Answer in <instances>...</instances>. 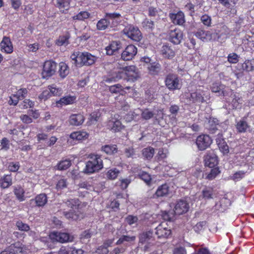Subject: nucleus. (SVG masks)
Segmentation results:
<instances>
[{"label": "nucleus", "instance_id": "f257e3e1", "mask_svg": "<svg viewBox=\"0 0 254 254\" xmlns=\"http://www.w3.org/2000/svg\"><path fill=\"white\" fill-rule=\"evenodd\" d=\"M115 76L112 78H107L105 81L110 82L124 79L127 81L134 82L140 77L138 68L134 65L127 66L120 69L116 73Z\"/></svg>", "mask_w": 254, "mask_h": 254}, {"label": "nucleus", "instance_id": "f03ea898", "mask_svg": "<svg viewBox=\"0 0 254 254\" xmlns=\"http://www.w3.org/2000/svg\"><path fill=\"white\" fill-rule=\"evenodd\" d=\"M88 159L84 169L85 173L92 174L99 171L103 168V161L100 155L91 154L89 155Z\"/></svg>", "mask_w": 254, "mask_h": 254}, {"label": "nucleus", "instance_id": "7ed1b4c3", "mask_svg": "<svg viewBox=\"0 0 254 254\" xmlns=\"http://www.w3.org/2000/svg\"><path fill=\"white\" fill-rule=\"evenodd\" d=\"M65 204L70 208L69 211H64V213L65 217L68 219L76 220L78 218V215L76 210L78 209V200L71 199L66 202Z\"/></svg>", "mask_w": 254, "mask_h": 254}, {"label": "nucleus", "instance_id": "20e7f679", "mask_svg": "<svg viewBox=\"0 0 254 254\" xmlns=\"http://www.w3.org/2000/svg\"><path fill=\"white\" fill-rule=\"evenodd\" d=\"M165 85L170 90L180 89L182 87L181 80L176 74L169 73L166 77Z\"/></svg>", "mask_w": 254, "mask_h": 254}, {"label": "nucleus", "instance_id": "39448f33", "mask_svg": "<svg viewBox=\"0 0 254 254\" xmlns=\"http://www.w3.org/2000/svg\"><path fill=\"white\" fill-rule=\"evenodd\" d=\"M195 35L204 42L217 40L221 36L216 32H212L210 31H205L202 29H198L195 33Z\"/></svg>", "mask_w": 254, "mask_h": 254}, {"label": "nucleus", "instance_id": "423d86ee", "mask_svg": "<svg viewBox=\"0 0 254 254\" xmlns=\"http://www.w3.org/2000/svg\"><path fill=\"white\" fill-rule=\"evenodd\" d=\"M123 32L128 38L135 41H139L142 38V35L139 29L137 27L132 25L126 26L123 30Z\"/></svg>", "mask_w": 254, "mask_h": 254}, {"label": "nucleus", "instance_id": "0eeeda50", "mask_svg": "<svg viewBox=\"0 0 254 254\" xmlns=\"http://www.w3.org/2000/svg\"><path fill=\"white\" fill-rule=\"evenodd\" d=\"M57 64L54 61L49 60L46 61L43 64L42 72V77L47 78L54 75L56 71Z\"/></svg>", "mask_w": 254, "mask_h": 254}, {"label": "nucleus", "instance_id": "6e6552de", "mask_svg": "<svg viewBox=\"0 0 254 254\" xmlns=\"http://www.w3.org/2000/svg\"><path fill=\"white\" fill-rule=\"evenodd\" d=\"M97 57L96 56L88 52L81 53L78 57V66L92 65L95 63Z\"/></svg>", "mask_w": 254, "mask_h": 254}, {"label": "nucleus", "instance_id": "1a4fd4ad", "mask_svg": "<svg viewBox=\"0 0 254 254\" xmlns=\"http://www.w3.org/2000/svg\"><path fill=\"white\" fill-rule=\"evenodd\" d=\"M212 139L207 134H200L196 139V145L199 150H204L207 148L212 143Z\"/></svg>", "mask_w": 254, "mask_h": 254}, {"label": "nucleus", "instance_id": "9d476101", "mask_svg": "<svg viewBox=\"0 0 254 254\" xmlns=\"http://www.w3.org/2000/svg\"><path fill=\"white\" fill-rule=\"evenodd\" d=\"M167 37L169 41L175 45L179 44L183 38V33L179 28L170 30L167 33Z\"/></svg>", "mask_w": 254, "mask_h": 254}, {"label": "nucleus", "instance_id": "9b49d317", "mask_svg": "<svg viewBox=\"0 0 254 254\" xmlns=\"http://www.w3.org/2000/svg\"><path fill=\"white\" fill-rule=\"evenodd\" d=\"M49 237L53 240L62 243L72 242L73 239V237L68 233L55 231L50 234Z\"/></svg>", "mask_w": 254, "mask_h": 254}, {"label": "nucleus", "instance_id": "f8f14e48", "mask_svg": "<svg viewBox=\"0 0 254 254\" xmlns=\"http://www.w3.org/2000/svg\"><path fill=\"white\" fill-rule=\"evenodd\" d=\"M137 53V49L133 45L127 46L121 54V59L124 61L132 60Z\"/></svg>", "mask_w": 254, "mask_h": 254}, {"label": "nucleus", "instance_id": "ddd939ff", "mask_svg": "<svg viewBox=\"0 0 254 254\" xmlns=\"http://www.w3.org/2000/svg\"><path fill=\"white\" fill-rule=\"evenodd\" d=\"M204 164L205 166L209 168H214L218 163V157L213 151H208L204 157Z\"/></svg>", "mask_w": 254, "mask_h": 254}, {"label": "nucleus", "instance_id": "4468645a", "mask_svg": "<svg viewBox=\"0 0 254 254\" xmlns=\"http://www.w3.org/2000/svg\"><path fill=\"white\" fill-rule=\"evenodd\" d=\"M105 16L109 27H115L121 21V16L118 13H106Z\"/></svg>", "mask_w": 254, "mask_h": 254}, {"label": "nucleus", "instance_id": "2eb2a0df", "mask_svg": "<svg viewBox=\"0 0 254 254\" xmlns=\"http://www.w3.org/2000/svg\"><path fill=\"white\" fill-rule=\"evenodd\" d=\"M117 116H118L117 118L116 115L114 117H112L107 123L108 128L114 132L120 131L124 127L121 121L118 119L119 116L118 115Z\"/></svg>", "mask_w": 254, "mask_h": 254}, {"label": "nucleus", "instance_id": "dca6fc26", "mask_svg": "<svg viewBox=\"0 0 254 254\" xmlns=\"http://www.w3.org/2000/svg\"><path fill=\"white\" fill-rule=\"evenodd\" d=\"M0 254H25L23 249L19 243L12 244L3 251Z\"/></svg>", "mask_w": 254, "mask_h": 254}, {"label": "nucleus", "instance_id": "f3484780", "mask_svg": "<svg viewBox=\"0 0 254 254\" xmlns=\"http://www.w3.org/2000/svg\"><path fill=\"white\" fill-rule=\"evenodd\" d=\"M166 225V223L162 222L156 228L155 234L158 238H167L170 235L171 230Z\"/></svg>", "mask_w": 254, "mask_h": 254}, {"label": "nucleus", "instance_id": "a211bd4d", "mask_svg": "<svg viewBox=\"0 0 254 254\" xmlns=\"http://www.w3.org/2000/svg\"><path fill=\"white\" fill-rule=\"evenodd\" d=\"M0 51L6 54H11L13 51V47L10 38L4 36L0 43Z\"/></svg>", "mask_w": 254, "mask_h": 254}, {"label": "nucleus", "instance_id": "6ab92c4d", "mask_svg": "<svg viewBox=\"0 0 254 254\" xmlns=\"http://www.w3.org/2000/svg\"><path fill=\"white\" fill-rule=\"evenodd\" d=\"M189 209V204L187 201L181 199L176 203L174 208V212L176 214L181 215L186 213Z\"/></svg>", "mask_w": 254, "mask_h": 254}, {"label": "nucleus", "instance_id": "aec40b11", "mask_svg": "<svg viewBox=\"0 0 254 254\" xmlns=\"http://www.w3.org/2000/svg\"><path fill=\"white\" fill-rule=\"evenodd\" d=\"M89 133L84 130H80L71 132L69 137L74 141H82L86 140L89 137Z\"/></svg>", "mask_w": 254, "mask_h": 254}, {"label": "nucleus", "instance_id": "412c9836", "mask_svg": "<svg viewBox=\"0 0 254 254\" xmlns=\"http://www.w3.org/2000/svg\"><path fill=\"white\" fill-rule=\"evenodd\" d=\"M76 97L74 96L67 95L61 98L55 103V106L61 108L64 106L70 105L74 103Z\"/></svg>", "mask_w": 254, "mask_h": 254}, {"label": "nucleus", "instance_id": "4be33fe9", "mask_svg": "<svg viewBox=\"0 0 254 254\" xmlns=\"http://www.w3.org/2000/svg\"><path fill=\"white\" fill-rule=\"evenodd\" d=\"M169 17L174 24L182 26L185 22V15L182 11L170 13Z\"/></svg>", "mask_w": 254, "mask_h": 254}, {"label": "nucleus", "instance_id": "5701e85b", "mask_svg": "<svg viewBox=\"0 0 254 254\" xmlns=\"http://www.w3.org/2000/svg\"><path fill=\"white\" fill-rule=\"evenodd\" d=\"M84 120L85 118L82 114H75L69 116L68 122L71 126H79L83 124Z\"/></svg>", "mask_w": 254, "mask_h": 254}, {"label": "nucleus", "instance_id": "b1692460", "mask_svg": "<svg viewBox=\"0 0 254 254\" xmlns=\"http://www.w3.org/2000/svg\"><path fill=\"white\" fill-rule=\"evenodd\" d=\"M153 235V232L150 231L142 233L139 236V243L142 244H153L154 241Z\"/></svg>", "mask_w": 254, "mask_h": 254}, {"label": "nucleus", "instance_id": "393cba45", "mask_svg": "<svg viewBox=\"0 0 254 254\" xmlns=\"http://www.w3.org/2000/svg\"><path fill=\"white\" fill-rule=\"evenodd\" d=\"M203 95L202 90L197 89L190 94V100L193 103H202L204 101Z\"/></svg>", "mask_w": 254, "mask_h": 254}, {"label": "nucleus", "instance_id": "a878e982", "mask_svg": "<svg viewBox=\"0 0 254 254\" xmlns=\"http://www.w3.org/2000/svg\"><path fill=\"white\" fill-rule=\"evenodd\" d=\"M70 0H56V6L63 13H66L69 9Z\"/></svg>", "mask_w": 254, "mask_h": 254}, {"label": "nucleus", "instance_id": "bb28decb", "mask_svg": "<svg viewBox=\"0 0 254 254\" xmlns=\"http://www.w3.org/2000/svg\"><path fill=\"white\" fill-rule=\"evenodd\" d=\"M121 48V43L120 41H113L108 46L105 50L106 54L108 55H112L114 53Z\"/></svg>", "mask_w": 254, "mask_h": 254}, {"label": "nucleus", "instance_id": "cd10ccee", "mask_svg": "<svg viewBox=\"0 0 254 254\" xmlns=\"http://www.w3.org/2000/svg\"><path fill=\"white\" fill-rule=\"evenodd\" d=\"M161 52L162 56L167 59H172L175 55L174 50L167 45L162 46Z\"/></svg>", "mask_w": 254, "mask_h": 254}, {"label": "nucleus", "instance_id": "c85d7f7f", "mask_svg": "<svg viewBox=\"0 0 254 254\" xmlns=\"http://www.w3.org/2000/svg\"><path fill=\"white\" fill-rule=\"evenodd\" d=\"M70 38V34L66 32L64 34L59 37L56 41V44L58 46H66L69 44V39Z\"/></svg>", "mask_w": 254, "mask_h": 254}, {"label": "nucleus", "instance_id": "c756f323", "mask_svg": "<svg viewBox=\"0 0 254 254\" xmlns=\"http://www.w3.org/2000/svg\"><path fill=\"white\" fill-rule=\"evenodd\" d=\"M169 192V186L167 184H164L159 186L157 189L154 196L163 197L166 196Z\"/></svg>", "mask_w": 254, "mask_h": 254}, {"label": "nucleus", "instance_id": "7c9ffc66", "mask_svg": "<svg viewBox=\"0 0 254 254\" xmlns=\"http://www.w3.org/2000/svg\"><path fill=\"white\" fill-rule=\"evenodd\" d=\"M147 68L150 74L157 75L160 72L161 66L159 63H153L148 65Z\"/></svg>", "mask_w": 254, "mask_h": 254}, {"label": "nucleus", "instance_id": "2f4dec72", "mask_svg": "<svg viewBox=\"0 0 254 254\" xmlns=\"http://www.w3.org/2000/svg\"><path fill=\"white\" fill-rule=\"evenodd\" d=\"M59 75L61 78H64L69 72L68 65L64 62H61L59 64Z\"/></svg>", "mask_w": 254, "mask_h": 254}, {"label": "nucleus", "instance_id": "473e14b6", "mask_svg": "<svg viewBox=\"0 0 254 254\" xmlns=\"http://www.w3.org/2000/svg\"><path fill=\"white\" fill-rule=\"evenodd\" d=\"M136 237L134 236L123 235L121 236L116 242L117 245L124 244L127 243V244H131L134 242Z\"/></svg>", "mask_w": 254, "mask_h": 254}, {"label": "nucleus", "instance_id": "72a5a7b5", "mask_svg": "<svg viewBox=\"0 0 254 254\" xmlns=\"http://www.w3.org/2000/svg\"><path fill=\"white\" fill-rule=\"evenodd\" d=\"M30 201H34L38 206H43L47 202V197L45 194L41 193L38 195L34 200L31 199Z\"/></svg>", "mask_w": 254, "mask_h": 254}, {"label": "nucleus", "instance_id": "f704fd0d", "mask_svg": "<svg viewBox=\"0 0 254 254\" xmlns=\"http://www.w3.org/2000/svg\"><path fill=\"white\" fill-rule=\"evenodd\" d=\"M242 68L248 72L254 71V59L246 60L242 64Z\"/></svg>", "mask_w": 254, "mask_h": 254}, {"label": "nucleus", "instance_id": "c9c22d12", "mask_svg": "<svg viewBox=\"0 0 254 254\" xmlns=\"http://www.w3.org/2000/svg\"><path fill=\"white\" fill-rule=\"evenodd\" d=\"M1 188L6 189L12 185V178L10 175H5L0 180Z\"/></svg>", "mask_w": 254, "mask_h": 254}, {"label": "nucleus", "instance_id": "e433bc0d", "mask_svg": "<svg viewBox=\"0 0 254 254\" xmlns=\"http://www.w3.org/2000/svg\"><path fill=\"white\" fill-rule=\"evenodd\" d=\"M101 150L107 154H113L117 152L118 148L116 145H105L103 146Z\"/></svg>", "mask_w": 254, "mask_h": 254}, {"label": "nucleus", "instance_id": "4c0bfd02", "mask_svg": "<svg viewBox=\"0 0 254 254\" xmlns=\"http://www.w3.org/2000/svg\"><path fill=\"white\" fill-rule=\"evenodd\" d=\"M51 96H60L63 94V90L55 84L48 86Z\"/></svg>", "mask_w": 254, "mask_h": 254}, {"label": "nucleus", "instance_id": "58836bf2", "mask_svg": "<svg viewBox=\"0 0 254 254\" xmlns=\"http://www.w3.org/2000/svg\"><path fill=\"white\" fill-rule=\"evenodd\" d=\"M249 128V126L244 119L239 121L236 125V128L239 132H245Z\"/></svg>", "mask_w": 254, "mask_h": 254}, {"label": "nucleus", "instance_id": "ea45409f", "mask_svg": "<svg viewBox=\"0 0 254 254\" xmlns=\"http://www.w3.org/2000/svg\"><path fill=\"white\" fill-rule=\"evenodd\" d=\"M71 161L69 159H65L61 161L57 166L59 170H64L68 168L71 165Z\"/></svg>", "mask_w": 254, "mask_h": 254}, {"label": "nucleus", "instance_id": "a19ab883", "mask_svg": "<svg viewBox=\"0 0 254 254\" xmlns=\"http://www.w3.org/2000/svg\"><path fill=\"white\" fill-rule=\"evenodd\" d=\"M142 154L145 158L150 159L154 154V149L151 147L145 148L142 150Z\"/></svg>", "mask_w": 254, "mask_h": 254}, {"label": "nucleus", "instance_id": "79ce46f5", "mask_svg": "<svg viewBox=\"0 0 254 254\" xmlns=\"http://www.w3.org/2000/svg\"><path fill=\"white\" fill-rule=\"evenodd\" d=\"M90 14L85 11H80L77 14L72 17L74 20H84L89 17Z\"/></svg>", "mask_w": 254, "mask_h": 254}, {"label": "nucleus", "instance_id": "37998d69", "mask_svg": "<svg viewBox=\"0 0 254 254\" xmlns=\"http://www.w3.org/2000/svg\"><path fill=\"white\" fill-rule=\"evenodd\" d=\"M14 194L16 198L20 201H23L25 200L24 190L20 187L15 188L14 190Z\"/></svg>", "mask_w": 254, "mask_h": 254}, {"label": "nucleus", "instance_id": "c03bdc74", "mask_svg": "<svg viewBox=\"0 0 254 254\" xmlns=\"http://www.w3.org/2000/svg\"><path fill=\"white\" fill-rule=\"evenodd\" d=\"M232 105L234 108H238L239 107L240 104H242V99L237 93H232Z\"/></svg>", "mask_w": 254, "mask_h": 254}, {"label": "nucleus", "instance_id": "a18cd8bd", "mask_svg": "<svg viewBox=\"0 0 254 254\" xmlns=\"http://www.w3.org/2000/svg\"><path fill=\"white\" fill-rule=\"evenodd\" d=\"M213 190L210 188H205L202 191V197L205 199L213 198Z\"/></svg>", "mask_w": 254, "mask_h": 254}, {"label": "nucleus", "instance_id": "49530a36", "mask_svg": "<svg viewBox=\"0 0 254 254\" xmlns=\"http://www.w3.org/2000/svg\"><path fill=\"white\" fill-rule=\"evenodd\" d=\"M218 126H219L218 120L215 118H210L207 124V127H209V129L212 130L218 129Z\"/></svg>", "mask_w": 254, "mask_h": 254}, {"label": "nucleus", "instance_id": "de8ad7c7", "mask_svg": "<svg viewBox=\"0 0 254 254\" xmlns=\"http://www.w3.org/2000/svg\"><path fill=\"white\" fill-rule=\"evenodd\" d=\"M120 173L119 170L116 168H113L109 170L106 174L107 177L110 180L115 179Z\"/></svg>", "mask_w": 254, "mask_h": 254}, {"label": "nucleus", "instance_id": "09e8293b", "mask_svg": "<svg viewBox=\"0 0 254 254\" xmlns=\"http://www.w3.org/2000/svg\"><path fill=\"white\" fill-rule=\"evenodd\" d=\"M96 26L97 29L99 30H104L109 27V25L107 23L105 17L98 21Z\"/></svg>", "mask_w": 254, "mask_h": 254}, {"label": "nucleus", "instance_id": "8fccbe9b", "mask_svg": "<svg viewBox=\"0 0 254 254\" xmlns=\"http://www.w3.org/2000/svg\"><path fill=\"white\" fill-rule=\"evenodd\" d=\"M200 21L206 27H210L211 26V17L206 14H203L201 16Z\"/></svg>", "mask_w": 254, "mask_h": 254}, {"label": "nucleus", "instance_id": "3c124183", "mask_svg": "<svg viewBox=\"0 0 254 254\" xmlns=\"http://www.w3.org/2000/svg\"><path fill=\"white\" fill-rule=\"evenodd\" d=\"M210 172L206 176V179L212 180L216 178V177L220 173L218 167L212 168Z\"/></svg>", "mask_w": 254, "mask_h": 254}, {"label": "nucleus", "instance_id": "603ef678", "mask_svg": "<svg viewBox=\"0 0 254 254\" xmlns=\"http://www.w3.org/2000/svg\"><path fill=\"white\" fill-rule=\"evenodd\" d=\"M220 151L223 154H227L229 152V147L228 145L227 144L225 141L222 142H219V144L217 145Z\"/></svg>", "mask_w": 254, "mask_h": 254}, {"label": "nucleus", "instance_id": "864d4df0", "mask_svg": "<svg viewBox=\"0 0 254 254\" xmlns=\"http://www.w3.org/2000/svg\"><path fill=\"white\" fill-rule=\"evenodd\" d=\"M246 173V172L244 171H239L234 174L232 178L235 181H240L245 177Z\"/></svg>", "mask_w": 254, "mask_h": 254}, {"label": "nucleus", "instance_id": "5fc2aeb1", "mask_svg": "<svg viewBox=\"0 0 254 254\" xmlns=\"http://www.w3.org/2000/svg\"><path fill=\"white\" fill-rule=\"evenodd\" d=\"M130 183V180L129 179H123L120 180L117 184L123 190L126 189Z\"/></svg>", "mask_w": 254, "mask_h": 254}, {"label": "nucleus", "instance_id": "6e6d98bb", "mask_svg": "<svg viewBox=\"0 0 254 254\" xmlns=\"http://www.w3.org/2000/svg\"><path fill=\"white\" fill-rule=\"evenodd\" d=\"M27 92L28 91L27 89L20 88L15 93V94L17 95V97L19 99V100H22L26 97L27 94Z\"/></svg>", "mask_w": 254, "mask_h": 254}, {"label": "nucleus", "instance_id": "4d7b16f0", "mask_svg": "<svg viewBox=\"0 0 254 254\" xmlns=\"http://www.w3.org/2000/svg\"><path fill=\"white\" fill-rule=\"evenodd\" d=\"M51 97L50 91L49 88L43 91L39 96V98L41 100H46Z\"/></svg>", "mask_w": 254, "mask_h": 254}, {"label": "nucleus", "instance_id": "13d9d810", "mask_svg": "<svg viewBox=\"0 0 254 254\" xmlns=\"http://www.w3.org/2000/svg\"><path fill=\"white\" fill-rule=\"evenodd\" d=\"M154 22L147 19L142 22V26L146 30H152L154 28Z\"/></svg>", "mask_w": 254, "mask_h": 254}, {"label": "nucleus", "instance_id": "bf43d9fd", "mask_svg": "<svg viewBox=\"0 0 254 254\" xmlns=\"http://www.w3.org/2000/svg\"><path fill=\"white\" fill-rule=\"evenodd\" d=\"M139 177L143 180L147 185H149L151 180V176L149 174L145 172H142L139 174Z\"/></svg>", "mask_w": 254, "mask_h": 254}, {"label": "nucleus", "instance_id": "052dcab7", "mask_svg": "<svg viewBox=\"0 0 254 254\" xmlns=\"http://www.w3.org/2000/svg\"><path fill=\"white\" fill-rule=\"evenodd\" d=\"M154 114L153 112L146 109L142 112L141 116L144 120H149L153 117Z\"/></svg>", "mask_w": 254, "mask_h": 254}, {"label": "nucleus", "instance_id": "680f3d73", "mask_svg": "<svg viewBox=\"0 0 254 254\" xmlns=\"http://www.w3.org/2000/svg\"><path fill=\"white\" fill-rule=\"evenodd\" d=\"M168 154V151L167 149H160L157 154L158 160L160 161L166 158Z\"/></svg>", "mask_w": 254, "mask_h": 254}, {"label": "nucleus", "instance_id": "e2e57ef3", "mask_svg": "<svg viewBox=\"0 0 254 254\" xmlns=\"http://www.w3.org/2000/svg\"><path fill=\"white\" fill-rule=\"evenodd\" d=\"M123 88L120 84H117L109 87V91L113 93H117L123 90Z\"/></svg>", "mask_w": 254, "mask_h": 254}, {"label": "nucleus", "instance_id": "0e129e2a", "mask_svg": "<svg viewBox=\"0 0 254 254\" xmlns=\"http://www.w3.org/2000/svg\"><path fill=\"white\" fill-rule=\"evenodd\" d=\"M66 186L67 183L66 180L63 178H61L57 183L56 188L57 190H62L66 188Z\"/></svg>", "mask_w": 254, "mask_h": 254}, {"label": "nucleus", "instance_id": "69168bd1", "mask_svg": "<svg viewBox=\"0 0 254 254\" xmlns=\"http://www.w3.org/2000/svg\"><path fill=\"white\" fill-rule=\"evenodd\" d=\"M16 226L18 229L21 231H27L29 230V226L23 223L22 221H18L16 223Z\"/></svg>", "mask_w": 254, "mask_h": 254}, {"label": "nucleus", "instance_id": "338daca9", "mask_svg": "<svg viewBox=\"0 0 254 254\" xmlns=\"http://www.w3.org/2000/svg\"><path fill=\"white\" fill-rule=\"evenodd\" d=\"M228 61L232 64H236L239 61V57L235 53L230 54L228 56Z\"/></svg>", "mask_w": 254, "mask_h": 254}, {"label": "nucleus", "instance_id": "774afa93", "mask_svg": "<svg viewBox=\"0 0 254 254\" xmlns=\"http://www.w3.org/2000/svg\"><path fill=\"white\" fill-rule=\"evenodd\" d=\"M19 99L17 97V95L15 94V93L12 94L9 97V100L8 101V103L10 105H14L15 106L18 103Z\"/></svg>", "mask_w": 254, "mask_h": 254}]
</instances>
